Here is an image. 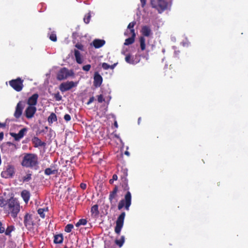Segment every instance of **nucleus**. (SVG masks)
<instances>
[{"mask_svg":"<svg viewBox=\"0 0 248 248\" xmlns=\"http://www.w3.org/2000/svg\"><path fill=\"white\" fill-rule=\"evenodd\" d=\"M118 192V187L115 186L113 190L110 192L109 196V200L110 202H112L113 200L115 199L117 196V193Z\"/></svg>","mask_w":248,"mask_h":248,"instance_id":"obj_22","label":"nucleus"},{"mask_svg":"<svg viewBox=\"0 0 248 248\" xmlns=\"http://www.w3.org/2000/svg\"><path fill=\"white\" fill-rule=\"evenodd\" d=\"M116 64H114L113 65H110V67L109 68H110L111 69H113L115 67V66H116Z\"/></svg>","mask_w":248,"mask_h":248,"instance_id":"obj_53","label":"nucleus"},{"mask_svg":"<svg viewBox=\"0 0 248 248\" xmlns=\"http://www.w3.org/2000/svg\"><path fill=\"white\" fill-rule=\"evenodd\" d=\"M102 66L105 70H107V69H109L110 67V65H109L108 63H105V62H104L102 63Z\"/></svg>","mask_w":248,"mask_h":248,"instance_id":"obj_45","label":"nucleus"},{"mask_svg":"<svg viewBox=\"0 0 248 248\" xmlns=\"http://www.w3.org/2000/svg\"><path fill=\"white\" fill-rule=\"evenodd\" d=\"M76 47L78 49H80V50H82L83 49V46L81 44H77L76 45Z\"/></svg>","mask_w":248,"mask_h":248,"instance_id":"obj_47","label":"nucleus"},{"mask_svg":"<svg viewBox=\"0 0 248 248\" xmlns=\"http://www.w3.org/2000/svg\"><path fill=\"white\" fill-rule=\"evenodd\" d=\"M141 33L143 35V37H150L153 34L151 27L147 25L143 26L142 27Z\"/></svg>","mask_w":248,"mask_h":248,"instance_id":"obj_16","label":"nucleus"},{"mask_svg":"<svg viewBox=\"0 0 248 248\" xmlns=\"http://www.w3.org/2000/svg\"><path fill=\"white\" fill-rule=\"evenodd\" d=\"M57 120V116L54 113H51V114L48 117V122L49 124H52L53 122H56Z\"/></svg>","mask_w":248,"mask_h":248,"instance_id":"obj_24","label":"nucleus"},{"mask_svg":"<svg viewBox=\"0 0 248 248\" xmlns=\"http://www.w3.org/2000/svg\"><path fill=\"white\" fill-rule=\"evenodd\" d=\"M113 182H114V180L112 179H111L109 180V183L111 184H113Z\"/></svg>","mask_w":248,"mask_h":248,"instance_id":"obj_55","label":"nucleus"},{"mask_svg":"<svg viewBox=\"0 0 248 248\" xmlns=\"http://www.w3.org/2000/svg\"><path fill=\"white\" fill-rule=\"evenodd\" d=\"M5 227L1 222L0 221V233H2L5 232Z\"/></svg>","mask_w":248,"mask_h":248,"instance_id":"obj_44","label":"nucleus"},{"mask_svg":"<svg viewBox=\"0 0 248 248\" xmlns=\"http://www.w3.org/2000/svg\"><path fill=\"white\" fill-rule=\"evenodd\" d=\"M21 164L27 168L36 169L38 165V158L34 154H26L25 155Z\"/></svg>","mask_w":248,"mask_h":248,"instance_id":"obj_1","label":"nucleus"},{"mask_svg":"<svg viewBox=\"0 0 248 248\" xmlns=\"http://www.w3.org/2000/svg\"><path fill=\"white\" fill-rule=\"evenodd\" d=\"M135 24V21L131 22L128 24L127 26V30L124 32V35L128 36L130 34H133V36H136V33L134 29V27Z\"/></svg>","mask_w":248,"mask_h":248,"instance_id":"obj_17","label":"nucleus"},{"mask_svg":"<svg viewBox=\"0 0 248 248\" xmlns=\"http://www.w3.org/2000/svg\"><path fill=\"white\" fill-rule=\"evenodd\" d=\"M3 133L1 132L0 133V140H2L3 138Z\"/></svg>","mask_w":248,"mask_h":248,"instance_id":"obj_52","label":"nucleus"},{"mask_svg":"<svg viewBox=\"0 0 248 248\" xmlns=\"http://www.w3.org/2000/svg\"><path fill=\"white\" fill-rule=\"evenodd\" d=\"M10 135L13 137L14 138V139L16 141H18L20 139H21L22 138H23L22 137H21V136H20V135H19V133H18L17 134L16 133H10Z\"/></svg>","mask_w":248,"mask_h":248,"instance_id":"obj_32","label":"nucleus"},{"mask_svg":"<svg viewBox=\"0 0 248 248\" xmlns=\"http://www.w3.org/2000/svg\"><path fill=\"white\" fill-rule=\"evenodd\" d=\"M91 68V65L90 64H87L82 67V69L86 72H88L90 71Z\"/></svg>","mask_w":248,"mask_h":248,"instance_id":"obj_42","label":"nucleus"},{"mask_svg":"<svg viewBox=\"0 0 248 248\" xmlns=\"http://www.w3.org/2000/svg\"><path fill=\"white\" fill-rule=\"evenodd\" d=\"M114 125L116 127H117V128L118 127V124H117V123L116 121H115L114 123Z\"/></svg>","mask_w":248,"mask_h":248,"instance_id":"obj_57","label":"nucleus"},{"mask_svg":"<svg viewBox=\"0 0 248 248\" xmlns=\"http://www.w3.org/2000/svg\"><path fill=\"white\" fill-rule=\"evenodd\" d=\"M63 241L62 235L58 234L54 236V242L55 244H61Z\"/></svg>","mask_w":248,"mask_h":248,"instance_id":"obj_25","label":"nucleus"},{"mask_svg":"<svg viewBox=\"0 0 248 248\" xmlns=\"http://www.w3.org/2000/svg\"><path fill=\"white\" fill-rule=\"evenodd\" d=\"M54 97L56 101H59L62 100V96L58 92L54 94Z\"/></svg>","mask_w":248,"mask_h":248,"instance_id":"obj_40","label":"nucleus"},{"mask_svg":"<svg viewBox=\"0 0 248 248\" xmlns=\"http://www.w3.org/2000/svg\"><path fill=\"white\" fill-rule=\"evenodd\" d=\"M124 236H122L120 239L116 240L115 243L119 246L120 247H122L124 243Z\"/></svg>","mask_w":248,"mask_h":248,"instance_id":"obj_34","label":"nucleus"},{"mask_svg":"<svg viewBox=\"0 0 248 248\" xmlns=\"http://www.w3.org/2000/svg\"><path fill=\"white\" fill-rule=\"evenodd\" d=\"M24 223L27 228H31L33 225V221L32 220L31 215L27 213L24 219Z\"/></svg>","mask_w":248,"mask_h":248,"instance_id":"obj_15","label":"nucleus"},{"mask_svg":"<svg viewBox=\"0 0 248 248\" xmlns=\"http://www.w3.org/2000/svg\"><path fill=\"white\" fill-rule=\"evenodd\" d=\"M91 14L90 13H88L87 15H86L84 17L83 20L84 22L88 24L90 22V19H91Z\"/></svg>","mask_w":248,"mask_h":248,"instance_id":"obj_36","label":"nucleus"},{"mask_svg":"<svg viewBox=\"0 0 248 248\" xmlns=\"http://www.w3.org/2000/svg\"><path fill=\"white\" fill-rule=\"evenodd\" d=\"M49 39L52 41H56L57 37L55 33H52L49 35Z\"/></svg>","mask_w":248,"mask_h":248,"instance_id":"obj_41","label":"nucleus"},{"mask_svg":"<svg viewBox=\"0 0 248 248\" xmlns=\"http://www.w3.org/2000/svg\"><path fill=\"white\" fill-rule=\"evenodd\" d=\"M38 98V95L37 93L33 94L29 98L27 104L29 106H35L37 104V99Z\"/></svg>","mask_w":248,"mask_h":248,"instance_id":"obj_18","label":"nucleus"},{"mask_svg":"<svg viewBox=\"0 0 248 248\" xmlns=\"http://www.w3.org/2000/svg\"><path fill=\"white\" fill-rule=\"evenodd\" d=\"M104 100L105 99L103 95L100 94L97 96V101L99 103H102Z\"/></svg>","mask_w":248,"mask_h":248,"instance_id":"obj_43","label":"nucleus"},{"mask_svg":"<svg viewBox=\"0 0 248 248\" xmlns=\"http://www.w3.org/2000/svg\"><path fill=\"white\" fill-rule=\"evenodd\" d=\"M32 140L34 144V147H35L42 146L44 144V143L43 142L38 138L36 137H34L32 139Z\"/></svg>","mask_w":248,"mask_h":248,"instance_id":"obj_23","label":"nucleus"},{"mask_svg":"<svg viewBox=\"0 0 248 248\" xmlns=\"http://www.w3.org/2000/svg\"><path fill=\"white\" fill-rule=\"evenodd\" d=\"M103 82V78L98 72H95L93 76V85L95 87H99Z\"/></svg>","mask_w":248,"mask_h":248,"instance_id":"obj_12","label":"nucleus"},{"mask_svg":"<svg viewBox=\"0 0 248 248\" xmlns=\"http://www.w3.org/2000/svg\"><path fill=\"white\" fill-rule=\"evenodd\" d=\"M57 172V170H52L50 168H46L45 170V174L47 175H49L51 174H55Z\"/></svg>","mask_w":248,"mask_h":248,"instance_id":"obj_30","label":"nucleus"},{"mask_svg":"<svg viewBox=\"0 0 248 248\" xmlns=\"http://www.w3.org/2000/svg\"><path fill=\"white\" fill-rule=\"evenodd\" d=\"M91 212L93 214L97 215L98 214V206L97 205H94L92 207Z\"/></svg>","mask_w":248,"mask_h":248,"instance_id":"obj_33","label":"nucleus"},{"mask_svg":"<svg viewBox=\"0 0 248 248\" xmlns=\"http://www.w3.org/2000/svg\"><path fill=\"white\" fill-rule=\"evenodd\" d=\"M1 148L2 151L9 152L15 150L16 149V145L13 143L7 142L2 144Z\"/></svg>","mask_w":248,"mask_h":248,"instance_id":"obj_14","label":"nucleus"},{"mask_svg":"<svg viewBox=\"0 0 248 248\" xmlns=\"http://www.w3.org/2000/svg\"><path fill=\"white\" fill-rule=\"evenodd\" d=\"M21 196L26 203H27L30 200L31 194L29 191L23 190L21 193Z\"/></svg>","mask_w":248,"mask_h":248,"instance_id":"obj_20","label":"nucleus"},{"mask_svg":"<svg viewBox=\"0 0 248 248\" xmlns=\"http://www.w3.org/2000/svg\"><path fill=\"white\" fill-rule=\"evenodd\" d=\"M36 111V108L35 106H28L25 110V115L28 119L32 118Z\"/></svg>","mask_w":248,"mask_h":248,"instance_id":"obj_13","label":"nucleus"},{"mask_svg":"<svg viewBox=\"0 0 248 248\" xmlns=\"http://www.w3.org/2000/svg\"><path fill=\"white\" fill-rule=\"evenodd\" d=\"M150 2L152 7L156 9L159 13L166 10L169 6L166 0H150Z\"/></svg>","mask_w":248,"mask_h":248,"instance_id":"obj_3","label":"nucleus"},{"mask_svg":"<svg viewBox=\"0 0 248 248\" xmlns=\"http://www.w3.org/2000/svg\"><path fill=\"white\" fill-rule=\"evenodd\" d=\"M125 51L124 49H123L122 51V53L123 54L125 55Z\"/></svg>","mask_w":248,"mask_h":248,"instance_id":"obj_59","label":"nucleus"},{"mask_svg":"<svg viewBox=\"0 0 248 248\" xmlns=\"http://www.w3.org/2000/svg\"><path fill=\"white\" fill-rule=\"evenodd\" d=\"M125 216V214L124 212H123L121 214V215L118 217L116 222V226L115 227V232L117 234H120L121 231L123 227L124 222V217Z\"/></svg>","mask_w":248,"mask_h":248,"instance_id":"obj_6","label":"nucleus"},{"mask_svg":"<svg viewBox=\"0 0 248 248\" xmlns=\"http://www.w3.org/2000/svg\"><path fill=\"white\" fill-rule=\"evenodd\" d=\"M80 186L82 189H85L86 188V184L84 183H81L80 185Z\"/></svg>","mask_w":248,"mask_h":248,"instance_id":"obj_50","label":"nucleus"},{"mask_svg":"<svg viewBox=\"0 0 248 248\" xmlns=\"http://www.w3.org/2000/svg\"><path fill=\"white\" fill-rule=\"evenodd\" d=\"M5 126V124L0 123V127H3Z\"/></svg>","mask_w":248,"mask_h":248,"instance_id":"obj_56","label":"nucleus"},{"mask_svg":"<svg viewBox=\"0 0 248 248\" xmlns=\"http://www.w3.org/2000/svg\"><path fill=\"white\" fill-rule=\"evenodd\" d=\"M125 61L128 63L135 65L140 62V59L139 56H131V55L128 54L126 55Z\"/></svg>","mask_w":248,"mask_h":248,"instance_id":"obj_10","label":"nucleus"},{"mask_svg":"<svg viewBox=\"0 0 248 248\" xmlns=\"http://www.w3.org/2000/svg\"><path fill=\"white\" fill-rule=\"evenodd\" d=\"M28 131V129L26 127L25 128H23L22 129H21L19 131V135H20V136H21V137L23 138V137L25 135V134H26L27 132Z\"/></svg>","mask_w":248,"mask_h":248,"instance_id":"obj_39","label":"nucleus"},{"mask_svg":"<svg viewBox=\"0 0 248 248\" xmlns=\"http://www.w3.org/2000/svg\"><path fill=\"white\" fill-rule=\"evenodd\" d=\"M31 179V174H27L25 176L22 177V181L23 182H29Z\"/></svg>","mask_w":248,"mask_h":248,"instance_id":"obj_38","label":"nucleus"},{"mask_svg":"<svg viewBox=\"0 0 248 248\" xmlns=\"http://www.w3.org/2000/svg\"><path fill=\"white\" fill-rule=\"evenodd\" d=\"M94 101V97L93 96H92L90 98L89 101L87 103V105H90L92 103H93Z\"/></svg>","mask_w":248,"mask_h":248,"instance_id":"obj_48","label":"nucleus"},{"mask_svg":"<svg viewBox=\"0 0 248 248\" xmlns=\"http://www.w3.org/2000/svg\"><path fill=\"white\" fill-rule=\"evenodd\" d=\"M8 211L11 214V216L16 218L20 211V204L17 199L11 198L8 200L7 206Z\"/></svg>","mask_w":248,"mask_h":248,"instance_id":"obj_2","label":"nucleus"},{"mask_svg":"<svg viewBox=\"0 0 248 248\" xmlns=\"http://www.w3.org/2000/svg\"><path fill=\"white\" fill-rule=\"evenodd\" d=\"M140 46L141 50L145 49V39L143 36H141L140 38Z\"/></svg>","mask_w":248,"mask_h":248,"instance_id":"obj_29","label":"nucleus"},{"mask_svg":"<svg viewBox=\"0 0 248 248\" xmlns=\"http://www.w3.org/2000/svg\"><path fill=\"white\" fill-rule=\"evenodd\" d=\"M15 228L14 226H8L7 228L5 229V234L8 236H11V232L15 230Z\"/></svg>","mask_w":248,"mask_h":248,"instance_id":"obj_26","label":"nucleus"},{"mask_svg":"<svg viewBox=\"0 0 248 248\" xmlns=\"http://www.w3.org/2000/svg\"><path fill=\"white\" fill-rule=\"evenodd\" d=\"M24 107V104L22 101H19L17 103V104L16 107L15 112L14 113V116L16 118H19L21 116V115L22 113V111H23Z\"/></svg>","mask_w":248,"mask_h":248,"instance_id":"obj_11","label":"nucleus"},{"mask_svg":"<svg viewBox=\"0 0 248 248\" xmlns=\"http://www.w3.org/2000/svg\"><path fill=\"white\" fill-rule=\"evenodd\" d=\"M140 119H141L140 118H139V119H138V124H140Z\"/></svg>","mask_w":248,"mask_h":248,"instance_id":"obj_60","label":"nucleus"},{"mask_svg":"<svg viewBox=\"0 0 248 248\" xmlns=\"http://www.w3.org/2000/svg\"><path fill=\"white\" fill-rule=\"evenodd\" d=\"M78 82L72 81L62 82L60 85L59 89L62 92H65L71 90L72 88L77 86Z\"/></svg>","mask_w":248,"mask_h":248,"instance_id":"obj_8","label":"nucleus"},{"mask_svg":"<svg viewBox=\"0 0 248 248\" xmlns=\"http://www.w3.org/2000/svg\"><path fill=\"white\" fill-rule=\"evenodd\" d=\"M8 200H6L3 196H0V207L5 208L7 205Z\"/></svg>","mask_w":248,"mask_h":248,"instance_id":"obj_28","label":"nucleus"},{"mask_svg":"<svg viewBox=\"0 0 248 248\" xmlns=\"http://www.w3.org/2000/svg\"><path fill=\"white\" fill-rule=\"evenodd\" d=\"M64 119L65 121L68 122L71 120V116L69 114H66L64 116Z\"/></svg>","mask_w":248,"mask_h":248,"instance_id":"obj_46","label":"nucleus"},{"mask_svg":"<svg viewBox=\"0 0 248 248\" xmlns=\"http://www.w3.org/2000/svg\"><path fill=\"white\" fill-rule=\"evenodd\" d=\"M131 37L125 39L124 43V45H129L134 43L136 36H133V34H131Z\"/></svg>","mask_w":248,"mask_h":248,"instance_id":"obj_27","label":"nucleus"},{"mask_svg":"<svg viewBox=\"0 0 248 248\" xmlns=\"http://www.w3.org/2000/svg\"><path fill=\"white\" fill-rule=\"evenodd\" d=\"M73 76H74V72L73 70H69L67 68L63 67L58 72L57 78L58 80H63Z\"/></svg>","mask_w":248,"mask_h":248,"instance_id":"obj_4","label":"nucleus"},{"mask_svg":"<svg viewBox=\"0 0 248 248\" xmlns=\"http://www.w3.org/2000/svg\"><path fill=\"white\" fill-rule=\"evenodd\" d=\"M140 2H141V6L142 7H144V6L146 4V0H140Z\"/></svg>","mask_w":248,"mask_h":248,"instance_id":"obj_49","label":"nucleus"},{"mask_svg":"<svg viewBox=\"0 0 248 248\" xmlns=\"http://www.w3.org/2000/svg\"><path fill=\"white\" fill-rule=\"evenodd\" d=\"M23 80L18 78L16 79L10 81L9 84L16 91L19 92L22 90L23 87Z\"/></svg>","mask_w":248,"mask_h":248,"instance_id":"obj_7","label":"nucleus"},{"mask_svg":"<svg viewBox=\"0 0 248 248\" xmlns=\"http://www.w3.org/2000/svg\"><path fill=\"white\" fill-rule=\"evenodd\" d=\"M105 44V40L96 39L93 41L91 45H93L95 48H98L103 46Z\"/></svg>","mask_w":248,"mask_h":248,"instance_id":"obj_19","label":"nucleus"},{"mask_svg":"<svg viewBox=\"0 0 248 248\" xmlns=\"http://www.w3.org/2000/svg\"><path fill=\"white\" fill-rule=\"evenodd\" d=\"M87 224V220L85 219H80L79 220L77 223L76 226L77 227H78L80 225H85Z\"/></svg>","mask_w":248,"mask_h":248,"instance_id":"obj_35","label":"nucleus"},{"mask_svg":"<svg viewBox=\"0 0 248 248\" xmlns=\"http://www.w3.org/2000/svg\"><path fill=\"white\" fill-rule=\"evenodd\" d=\"M74 55L77 63L81 64L83 62V59L81 58L80 52L78 50H75Z\"/></svg>","mask_w":248,"mask_h":248,"instance_id":"obj_21","label":"nucleus"},{"mask_svg":"<svg viewBox=\"0 0 248 248\" xmlns=\"http://www.w3.org/2000/svg\"><path fill=\"white\" fill-rule=\"evenodd\" d=\"M124 154H125V155H129V153L128 151H125Z\"/></svg>","mask_w":248,"mask_h":248,"instance_id":"obj_58","label":"nucleus"},{"mask_svg":"<svg viewBox=\"0 0 248 248\" xmlns=\"http://www.w3.org/2000/svg\"><path fill=\"white\" fill-rule=\"evenodd\" d=\"M73 228L74 226L72 224H69L65 226L64 230L67 232H70Z\"/></svg>","mask_w":248,"mask_h":248,"instance_id":"obj_37","label":"nucleus"},{"mask_svg":"<svg viewBox=\"0 0 248 248\" xmlns=\"http://www.w3.org/2000/svg\"><path fill=\"white\" fill-rule=\"evenodd\" d=\"M129 189V187L128 186V185L127 184H125V187L124 188V189L125 190H126V189Z\"/></svg>","mask_w":248,"mask_h":248,"instance_id":"obj_54","label":"nucleus"},{"mask_svg":"<svg viewBox=\"0 0 248 248\" xmlns=\"http://www.w3.org/2000/svg\"><path fill=\"white\" fill-rule=\"evenodd\" d=\"M47 211V208H39L38 209L37 212L38 214L42 218H44L45 217V212H46Z\"/></svg>","mask_w":248,"mask_h":248,"instance_id":"obj_31","label":"nucleus"},{"mask_svg":"<svg viewBox=\"0 0 248 248\" xmlns=\"http://www.w3.org/2000/svg\"><path fill=\"white\" fill-rule=\"evenodd\" d=\"M131 204V193L128 191L124 196V199L121 200L119 202L118 208L119 210H121L124 206L125 209L128 210Z\"/></svg>","mask_w":248,"mask_h":248,"instance_id":"obj_5","label":"nucleus"},{"mask_svg":"<svg viewBox=\"0 0 248 248\" xmlns=\"http://www.w3.org/2000/svg\"><path fill=\"white\" fill-rule=\"evenodd\" d=\"M117 178H118V177H117V175L116 174H113V176H112V179L115 181V180H117Z\"/></svg>","mask_w":248,"mask_h":248,"instance_id":"obj_51","label":"nucleus"},{"mask_svg":"<svg viewBox=\"0 0 248 248\" xmlns=\"http://www.w3.org/2000/svg\"><path fill=\"white\" fill-rule=\"evenodd\" d=\"M15 174V168L12 165H8L6 170L2 171L1 175L5 178L12 177Z\"/></svg>","mask_w":248,"mask_h":248,"instance_id":"obj_9","label":"nucleus"}]
</instances>
